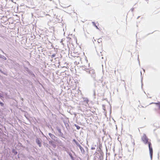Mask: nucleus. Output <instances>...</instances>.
<instances>
[{"label":"nucleus","mask_w":160,"mask_h":160,"mask_svg":"<svg viewBox=\"0 0 160 160\" xmlns=\"http://www.w3.org/2000/svg\"><path fill=\"white\" fill-rule=\"evenodd\" d=\"M102 39L101 38H100L98 39V43H100L102 42Z\"/></svg>","instance_id":"nucleus-4"},{"label":"nucleus","mask_w":160,"mask_h":160,"mask_svg":"<svg viewBox=\"0 0 160 160\" xmlns=\"http://www.w3.org/2000/svg\"><path fill=\"white\" fill-rule=\"evenodd\" d=\"M148 147L149 148V153L150 154L151 158L152 159V157L153 150L152 147V144L151 143H149Z\"/></svg>","instance_id":"nucleus-2"},{"label":"nucleus","mask_w":160,"mask_h":160,"mask_svg":"<svg viewBox=\"0 0 160 160\" xmlns=\"http://www.w3.org/2000/svg\"><path fill=\"white\" fill-rule=\"evenodd\" d=\"M12 152L14 153L15 155H16L17 154V152L14 149L12 150Z\"/></svg>","instance_id":"nucleus-7"},{"label":"nucleus","mask_w":160,"mask_h":160,"mask_svg":"<svg viewBox=\"0 0 160 160\" xmlns=\"http://www.w3.org/2000/svg\"><path fill=\"white\" fill-rule=\"evenodd\" d=\"M142 140L145 144H147L149 145V143H151L150 141H149V139L145 134L143 135L142 137Z\"/></svg>","instance_id":"nucleus-1"},{"label":"nucleus","mask_w":160,"mask_h":160,"mask_svg":"<svg viewBox=\"0 0 160 160\" xmlns=\"http://www.w3.org/2000/svg\"><path fill=\"white\" fill-rule=\"evenodd\" d=\"M75 126L77 128V129L78 130L79 129H80V127L79 126H78V125H76V124H75Z\"/></svg>","instance_id":"nucleus-6"},{"label":"nucleus","mask_w":160,"mask_h":160,"mask_svg":"<svg viewBox=\"0 0 160 160\" xmlns=\"http://www.w3.org/2000/svg\"><path fill=\"white\" fill-rule=\"evenodd\" d=\"M95 26L97 28H98V27H97V26L95 25Z\"/></svg>","instance_id":"nucleus-12"},{"label":"nucleus","mask_w":160,"mask_h":160,"mask_svg":"<svg viewBox=\"0 0 160 160\" xmlns=\"http://www.w3.org/2000/svg\"><path fill=\"white\" fill-rule=\"evenodd\" d=\"M0 104L2 106H3L4 105V104L1 102L0 103Z\"/></svg>","instance_id":"nucleus-10"},{"label":"nucleus","mask_w":160,"mask_h":160,"mask_svg":"<svg viewBox=\"0 0 160 160\" xmlns=\"http://www.w3.org/2000/svg\"><path fill=\"white\" fill-rule=\"evenodd\" d=\"M36 142L38 144L39 147H41V142L40 140H39L38 139H37L36 140Z\"/></svg>","instance_id":"nucleus-3"},{"label":"nucleus","mask_w":160,"mask_h":160,"mask_svg":"<svg viewBox=\"0 0 160 160\" xmlns=\"http://www.w3.org/2000/svg\"><path fill=\"white\" fill-rule=\"evenodd\" d=\"M55 56V54H52L51 56L52 58L53 57H54Z\"/></svg>","instance_id":"nucleus-11"},{"label":"nucleus","mask_w":160,"mask_h":160,"mask_svg":"<svg viewBox=\"0 0 160 160\" xmlns=\"http://www.w3.org/2000/svg\"><path fill=\"white\" fill-rule=\"evenodd\" d=\"M155 104L156 105L158 106L159 108H160V102L156 103Z\"/></svg>","instance_id":"nucleus-5"},{"label":"nucleus","mask_w":160,"mask_h":160,"mask_svg":"<svg viewBox=\"0 0 160 160\" xmlns=\"http://www.w3.org/2000/svg\"><path fill=\"white\" fill-rule=\"evenodd\" d=\"M54 160H56V159H54Z\"/></svg>","instance_id":"nucleus-13"},{"label":"nucleus","mask_w":160,"mask_h":160,"mask_svg":"<svg viewBox=\"0 0 160 160\" xmlns=\"http://www.w3.org/2000/svg\"><path fill=\"white\" fill-rule=\"evenodd\" d=\"M49 136H50L51 137L52 136V137H53H53H55L54 135H52V134H51V133H49Z\"/></svg>","instance_id":"nucleus-8"},{"label":"nucleus","mask_w":160,"mask_h":160,"mask_svg":"<svg viewBox=\"0 0 160 160\" xmlns=\"http://www.w3.org/2000/svg\"><path fill=\"white\" fill-rule=\"evenodd\" d=\"M0 104L2 106H3L4 105V104L1 102L0 103Z\"/></svg>","instance_id":"nucleus-9"}]
</instances>
